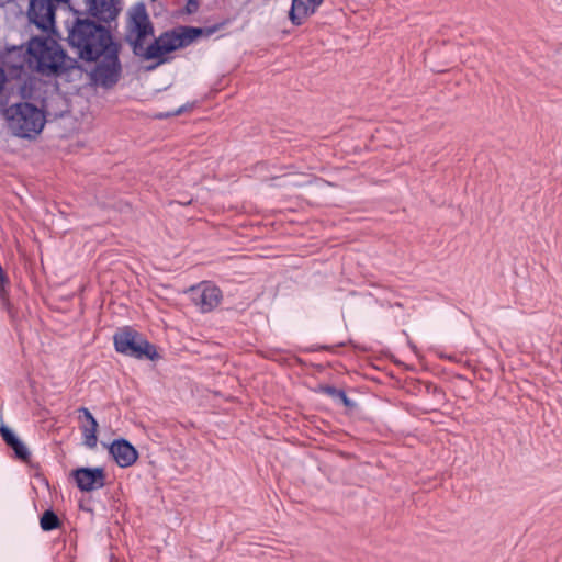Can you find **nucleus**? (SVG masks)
<instances>
[{
	"instance_id": "1",
	"label": "nucleus",
	"mask_w": 562,
	"mask_h": 562,
	"mask_svg": "<svg viewBox=\"0 0 562 562\" xmlns=\"http://www.w3.org/2000/svg\"><path fill=\"white\" fill-rule=\"evenodd\" d=\"M127 27L126 41L132 45L133 53L146 60L161 58L165 54L187 47L204 33L202 27L179 26L164 32L145 47L144 40L154 35V26L143 3L133 8Z\"/></svg>"
},
{
	"instance_id": "2",
	"label": "nucleus",
	"mask_w": 562,
	"mask_h": 562,
	"mask_svg": "<svg viewBox=\"0 0 562 562\" xmlns=\"http://www.w3.org/2000/svg\"><path fill=\"white\" fill-rule=\"evenodd\" d=\"M66 42L79 59L98 61L104 52L117 44L108 25L98 23L86 13L74 11L65 21Z\"/></svg>"
},
{
	"instance_id": "3",
	"label": "nucleus",
	"mask_w": 562,
	"mask_h": 562,
	"mask_svg": "<svg viewBox=\"0 0 562 562\" xmlns=\"http://www.w3.org/2000/svg\"><path fill=\"white\" fill-rule=\"evenodd\" d=\"M26 61L29 67L46 77H57L75 67L61 45L50 36H33L27 43Z\"/></svg>"
},
{
	"instance_id": "4",
	"label": "nucleus",
	"mask_w": 562,
	"mask_h": 562,
	"mask_svg": "<svg viewBox=\"0 0 562 562\" xmlns=\"http://www.w3.org/2000/svg\"><path fill=\"white\" fill-rule=\"evenodd\" d=\"M5 113L13 135L21 138H34L46 123L44 112L30 102L13 104Z\"/></svg>"
},
{
	"instance_id": "5",
	"label": "nucleus",
	"mask_w": 562,
	"mask_h": 562,
	"mask_svg": "<svg viewBox=\"0 0 562 562\" xmlns=\"http://www.w3.org/2000/svg\"><path fill=\"white\" fill-rule=\"evenodd\" d=\"M116 352L139 360L155 361L160 358L157 348L136 329L124 326L113 336Z\"/></svg>"
},
{
	"instance_id": "6",
	"label": "nucleus",
	"mask_w": 562,
	"mask_h": 562,
	"mask_svg": "<svg viewBox=\"0 0 562 562\" xmlns=\"http://www.w3.org/2000/svg\"><path fill=\"white\" fill-rule=\"evenodd\" d=\"M120 49L121 45L117 43L101 55V60L91 71V79L95 85L105 89H110L116 85L122 72L119 58Z\"/></svg>"
},
{
	"instance_id": "7",
	"label": "nucleus",
	"mask_w": 562,
	"mask_h": 562,
	"mask_svg": "<svg viewBox=\"0 0 562 562\" xmlns=\"http://www.w3.org/2000/svg\"><path fill=\"white\" fill-rule=\"evenodd\" d=\"M55 0H31L27 11L30 21L44 32L54 31Z\"/></svg>"
},
{
	"instance_id": "8",
	"label": "nucleus",
	"mask_w": 562,
	"mask_h": 562,
	"mask_svg": "<svg viewBox=\"0 0 562 562\" xmlns=\"http://www.w3.org/2000/svg\"><path fill=\"white\" fill-rule=\"evenodd\" d=\"M76 486L81 492H93L100 490L106 484V473L102 467H80L71 471Z\"/></svg>"
},
{
	"instance_id": "9",
	"label": "nucleus",
	"mask_w": 562,
	"mask_h": 562,
	"mask_svg": "<svg viewBox=\"0 0 562 562\" xmlns=\"http://www.w3.org/2000/svg\"><path fill=\"white\" fill-rule=\"evenodd\" d=\"M189 294L192 303L203 313L213 311L222 300L220 288L210 282H202L191 286Z\"/></svg>"
},
{
	"instance_id": "10",
	"label": "nucleus",
	"mask_w": 562,
	"mask_h": 562,
	"mask_svg": "<svg viewBox=\"0 0 562 562\" xmlns=\"http://www.w3.org/2000/svg\"><path fill=\"white\" fill-rule=\"evenodd\" d=\"M108 452L120 468L132 467L139 458L138 450L125 438H116L108 446Z\"/></svg>"
},
{
	"instance_id": "11",
	"label": "nucleus",
	"mask_w": 562,
	"mask_h": 562,
	"mask_svg": "<svg viewBox=\"0 0 562 562\" xmlns=\"http://www.w3.org/2000/svg\"><path fill=\"white\" fill-rule=\"evenodd\" d=\"M119 2L120 0H90L89 12L98 23H110L120 12Z\"/></svg>"
},
{
	"instance_id": "12",
	"label": "nucleus",
	"mask_w": 562,
	"mask_h": 562,
	"mask_svg": "<svg viewBox=\"0 0 562 562\" xmlns=\"http://www.w3.org/2000/svg\"><path fill=\"white\" fill-rule=\"evenodd\" d=\"M78 412L81 414V416L86 419L87 425H82L80 427L82 436H83V443L90 448L93 449L97 447L98 443V428L99 424L94 416L91 414V412L87 407H80Z\"/></svg>"
},
{
	"instance_id": "13",
	"label": "nucleus",
	"mask_w": 562,
	"mask_h": 562,
	"mask_svg": "<svg viewBox=\"0 0 562 562\" xmlns=\"http://www.w3.org/2000/svg\"><path fill=\"white\" fill-rule=\"evenodd\" d=\"M317 8L307 0H292L289 18L294 25H302L307 16L316 12Z\"/></svg>"
},
{
	"instance_id": "14",
	"label": "nucleus",
	"mask_w": 562,
	"mask_h": 562,
	"mask_svg": "<svg viewBox=\"0 0 562 562\" xmlns=\"http://www.w3.org/2000/svg\"><path fill=\"white\" fill-rule=\"evenodd\" d=\"M317 392L331 397L334 401L339 402L346 408L353 411L357 408V403L348 397L347 393L342 389H338L329 384L318 385Z\"/></svg>"
},
{
	"instance_id": "15",
	"label": "nucleus",
	"mask_w": 562,
	"mask_h": 562,
	"mask_svg": "<svg viewBox=\"0 0 562 562\" xmlns=\"http://www.w3.org/2000/svg\"><path fill=\"white\" fill-rule=\"evenodd\" d=\"M40 526L43 531H53L61 527V520L53 508H48L40 516Z\"/></svg>"
},
{
	"instance_id": "16",
	"label": "nucleus",
	"mask_w": 562,
	"mask_h": 562,
	"mask_svg": "<svg viewBox=\"0 0 562 562\" xmlns=\"http://www.w3.org/2000/svg\"><path fill=\"white\" fill-rule=\"evenodd\" d=\"M14 452V458L27 462L31 458V452L21 439H18L11 447Z\"/></svg>"
},
{
	"instance_id": "17",
	"label": "nucleus",
	"mask_w": 562,
	"mask_h": 562,
	"mask_svg": "<svg viewBox=\"0 0 562 562\" xmlns=\"http://www.w3.org/2000/svg\"><path fill=\"white\" fill-rule=\"evenodd\" d=\"M0 435L8 447H11L18 439H20L16 434L5 425L0 426Z\"/></svg>"
},
{
	"instance_id": "18",
	"label": "nucleus",
	"mask_w": 562,
	"mask_h": 562,
	"mask_svg": "<svg viewBox=\"0 0 562 562\" xmlns=\"http://www.w3.org/2000/svg\"><path fill=\"white\" fill-rule=\"evenodd\" d=\"M200 0H188L186 5L187 13L191 14L198 11Z\"/></svg>"
},
{
	"instance_id": "19",
	"label": "nucleus",
	"mask_w": 562,
	"mask_h": 562,
	"mask_svg": "<svg viewBox=\"0 0 562 562\" xmlns=\"http://www.w3.org/2000/svg\"><path fill=\"white\" fill-rule=\"evenodd\" d=\"M186 110V106H180L179 109H177L175 112L172 113H166V114H159L158 117L159 119H162V117H168V116H171V115H180L181 113H183Z\"/></svg>"
},
{
	"instance_id": "20",
	"label": "nucleus",
	"mask_w": 562,
	"mask_h": 562,
	"mask_svg": "<svg viewBox=\"0 0 562 562\" xmlns=\"http://www.w3.org/2000/svg\"><path fill=\"white\" fill-rule=\"evenodd\" d=\"M307 2L319 7L324 2V0H307Z\"/></svg>"
},
{
	"instance_id": "21",
	"label": "nucleus",
	"mask_w": 562,
	"mask_h": 562,
	"mask_svg": "<svg viewBox=\"0 0 562 562\" xmlns=\"http://www.w3.org/2000/svg\"><path fill=\"white\" fill-rule=\"evenodd\" d=\"M327 349H328V347H326V346H318L316 348H313L312 350L316 351V350H327Z\"/></svg>"
},
{
	"instance_id": "22",
	"label": "nucleus",
	"mask_w": 562,
	"mask_h": 562,
	"mask_svg": "<svg viewBox=\"0 0 562 562\" xmlns=\"http://www.w3.org/2000/svg\"><path fill=\"white\" fill-rule=\"evenodd\" d=\"M80 147H83L85 143H77Z\"/></svg>"
}]
</instances>
